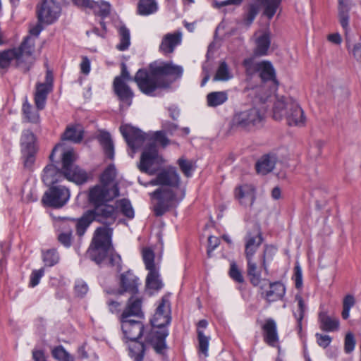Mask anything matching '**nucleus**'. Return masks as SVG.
I'll use <instances>...</instances> for the list:
<instances>
[{
  "label": "nucleus",
  "instance_id": "052dcab7",
  "mask_svg": "<svg viewBox=\"0 0 361 361\" xmlns=\"http://www.w3.org/2000/svg\"><path fill=\"white\" fill-rule=\"evenodd\" d=\"M293 279L295 281V288L299 289L302 286V269L298 263H296L294 267V274Z\"/></svg>",
  "mask_w": 361,
  "mask_h": 361
},
{
  "label": "nucleus",
  "instance_id": "b1692460",
  "mask_svg": "<svg viewBox=\"0 0 361 361\" xmlns=\"http://www.w3.org/2000/svg\"><path fill=\"white\" fill-rule=\"evenodd\" d=\"M350 6L348 0H338V20L345 31L348 49H350V39L349 37V11Z\"/></svg>",
  "mask_w": 361,
  "mask_h": 361
},
{
  "label": "nucleus",
  "instance_id": "5fc2aeb1",
  "mask_svg": "<svg viewBox=\"0 0 361 361\" xmlns=\"http://www.w3.org/2000/svg\"><path fill=\"white\" fill-rule=\"evenodd\" d=\"M197 337L199 343V350L202 354H204L205 357L208 356L209 337L205 336L204 333L200 330H197Z\"/></svg>",
  "mask_w": 361,
  "mask_h": 361
},
{
  "label": "nucleus",
  "instance_id": "4d7b16f0",
  "mask_svg": "<svg viewBox=\"0 0 361 361\" xmlns=\"http://www.w3.org/2000/svg\"><path fill=\"white\" fill-rule=\"evenodd\" d=\"M259 13L258 6L255 4H251L247 8V13L244 17V20L247 25L252 24L255 17Z\"/></svg>",
  "mask_w": 361,
  "mask_h": 361
},
{
  "label": "nucleus",
  "instance_id": "c9c22d12",
  "mask_svg": "<svg viewBox=\"0 0 361 361\" xmlns=\"http://www.w3.org/2000/svg\"><path fill=\"white\" fill-rule=\"evenodd\" d=\"M13 60H16L17 66H20L22 64L20 61V58L16 51V49H8L0 52L1 68H7Z\"/></svg>",
  "mask_w": 361,
  "mask_h": 361
},
{
  "label": "nucleus",
  "instance_id": "39448f33",
  "mask_svg": "<svg viewBox=\"0 0 361 361\" xmlns=\"http://www.w3.org/2000/svg\"><path fill=\"white\" fill-rule=\"evenodd\" d=\"M74 153L67 150L62 153V167L58 169L54 164L47 165L42 175V180L47 185H51L66 178L77 184H82L88 179L87 173L74 165Z\"/></svg>",
  "mask_w": 361,
  "mask_h": 361
},
{
  "label": "nucleus",
  "instance_id": "49530a36",
  "mask_svg": "<svg viewBox=\"0 0 361 361\" xmlns=\"http://www.w3.org/2000/svg\"><path fill=\"white\" fill-rule=\"evenodd\" d=\"M130 356L134 361H142L145 353V345L143 343L135 342L130 348Z\"/></svg>",
  "mask_w": 361,
  "mask_h": 361
},
{
  "label": "nucleus",
  "instance_id": "c03bdc74",
  "mask_svg": "<svg viewBox=\"0 0 361 361\" xmlns=\"http://www.w3.org/2000/svg\"><path fill=\"white\" fill-rule=\"evenodd\" d=\"M92 9L96 15L101 16L102 18L108 16L110 13V4L104 1H93Z\"/></svg>",
  "mask_w": 361,
  "mask_h": 361
},
{
  "label": "nucleus",
  "instance_id": "f257e3e1",
  "mask_svg": "<svg viewBox=\"0 0 361 361\" xmlns=\"http://www.w3.org/2000/svg\"><path fill=\"white\" fill-rule=\"evenodd\" d=\"M183 73V67L172 62H154L149 64V71L143 68L139 69L133 78V81L142 93L151 96L156 90L169 86L170 82L164 76H171L176 80L182 77Z\"/></svg>",
  "mask_w": 361,
  "mask_h": 361
},
{
  "label": "nucleus",
  "instance_id": "412c9836",
  "mask_svg": "<svg viewBox=\"0 0 361 361\" xmlns=\"http://www.w3.org/2000/svg\"><path fill=\"white\" fill-rule=\"evenodd\" d=\"M113 88L121 103V106L129 107L132 104L134 93L127 82H121L119 78H114Z\"/></svg>",
  "mask_w": 361,
  "mask_h": 361
},
{
  "label": "nucleus",
  "instance_id": "f03ea898",
  "mask_svg": "<svg viewBox=\"0 0 361 361\" xmlns=\"http://www.w3.org/2000/svg\"><path fill=\"white\" fill-rule=\"evenodd\" d=\"M138 182L145 186L148 183H143L138 178ZM180 183V176L175 167H168L159 172L155 178L149 183L152 185H166L170 188H159L150 194L151 197L157 200L154 206V214L161 216L164 214L173 204L176 200V194L171 188H178Z\"/></svg>",
  "mask_w": 361,
  "mask_h": 361
},
{
  "label": "nucleus",
  "instance_id": "bf43d9fd",
  "mask_svg": "<svg viewBox=\"0 0 361 361\" xmlns=\"http://www.w3.org/2000/svg\"><path fill=\"white\" fill-rule=\"evenodd\" d=\"M229 276L233 280H234L235 281H236L239 283H241L244 281V279L242 275V273L238 269V268L235 262H232L231 264L230 270H229Z\"/></svg>",
  "mask_w": 361,
  "mask_h": 361
},
{
  "label": "nucleus",
  "instance_id": "e2e57ef3",
  "mask_svg": "<svg viewBox=\"0 0 361 361\" xmlns=\"http://www.w3.org/2000/svg\"><path fill=\"white\" fill-rule=\"evenodd\" d=\"M37 152L25 151L23 152L24 159V166L26 168H31L35 161V154Z\"/></svg>",
  "mask_w": 361,
  "mask_h": 361
},
{
  "label": "nucleus",
  "instance_id": "8fccbe9b",
  "mask_svg": "<svg viewBox=\"0 0 361 361\" xmlns=\"http://www.w3.org/2000/svg\"><path fill=\"white\" fill-rule=\"evenodd\" d=\"M51 353L53 357L59 361H74L73 357L62 345L54 348Z\"/></svg>",
  "mask_w": 361,
  "mask_h": 361
},
{
  "label": "nucleus",
  "instance_id": "7c9ffc66",
  "mask_svg": "<svg viewBox=\"0 0 361 361\" xmlns=\"http://www.w3.org/2000/svg\"><path fill=\"white\" fill-rule=\"evenodd\" d=\"M145 283L146 288L149 290L158 291L163 288L164 283L158 269L148 271Z\"/></svg>",
  "mask_w": 361,
  "mask_h": 361
},
{
  "label": "nucleus",
  "instance_id": "09e8293b",
  "mask_svg": "<svg viewBox=\"0 0 361 361\" xmlns=\"http://www.w3.org/2000/svg\"><path fill=\"white\" fill-rule=\"evenodd\" d=\"M43 261L45 265L52 267L59 261V255L56 249H50L43 252Z\"/></svg>",
  "mask_w": 361,
  "mask_h": 361
},
{
  "label": "nucleus",
  "instance_id": "f704fd0d",
  "mask_svg": "<svg viewBox=\"0 0 361 361\" xmlns=\"http://www.w3.org/2000/svg\"><path fill=\"white\" fill-rule=\"evenodd\" d=\"M97 139L102 146L106 156L112 159L114 157V147L111 135L107 132H100Z\"/></svg>",
  "mask_w": 361,
  "mask_h": 361
},
{
  "label": "nucleus",
  "instance_id": "864d4df0",
  "mask_svg": "<svg viewBox=\"0 0 361 361\" xmlns=\"http://www.w3.org/2000/svg\"><path fill=\"white\" fill-rule=\"evenodd\" d=\"M276 249L274 247L269 245H265L264 247V250L262 254L260 256L261 264L262 267L264 269L266 273L268 272V267L267 264V257L271 259L272 256L275 254Z\"/></svg>",
  "mask_w": 361,
  "mask_h": 361
},
{
  "label": "nucleus",
  "instance_id": "1a4fd4ad",
  "mask_svg": "<svg viewBox=\"0 0 361 361\" xmlns=\"http://www.w3.org/2000/svg\"><path fill=\"white\" fill-rule=\"evenodd\" d=\"M87 212L94 221L101 223L104 225V227L107 228L116 221L119 215L118 207L109 202L92 207Z\"/></svg>",
  "mask_w": 361,
  "mask_h": 361
},
{
  "label": "nucleus",
  "instance_id": "20e7f679",
  "mask_svg": "<svg viewBox=\"0 0 361 361\" xmlns=\"http://www.w3.org/2000/svg\"><path fill=\"white\" fill-rule=\"evenodd\" d=\"M171 303L169 297L164 295L159 302L151 324L160 330L152 331L147 336V341L149 343L154 351L164 355L167 349L166 338L169 336V331L165 327L171 322Z\"/></svg>",
  "mask_w": 361,
  "mask_h": 361
},
{
  "label": "nucleus",
  "instance_id": "c756f323",
  "mask_svg": "<svg viewBox=\"0 0 361 361\" xmlns=\"http://www.w3.org/2000/svg\"><path fill=\"white\" fill-rule=\"evenodd\" d=\"M276 157L274 154H266L256 163V170L258 173L266 175L271 172L276 164Z\"/></svg>",
  "mask_w": 361,
  "mask_h": 361
},
{
  "label": "nucleus",
  "instance_id": "13d9d810",
  "mask_svg": "<svg viewBox=\"0 0 361 361\" xmlns=\"http://www.w3.org/2000/svg\"><path fill=\"white\" fill-rule=\"evenodd\" d=\"M355 343L354 335L351 332L347 333L344 341V351L345 353H352L355 349Z\"/></svg>",
  "mask_w": 361,
  "mask_h": 361
},
{
  "label": "nucleus",
  "instance_id": "f3484780",
  "mask_svg": "<svg viewBox=\"0 0 361 361\" xmlns=\"http://www.w3.org/2000/svg\"><path fill=\"white\" fill-rule=\"evenodd\" d=\"M245 255L246 258H254V255L263 242L259 228L255 226L250 231H247L244 238Z\"/></svg>",
  "mask_w": 361,
  "mask_h": 361
},
{
  "label": "nucleus",
  "instance_id": "6e6d98bb",
  "mask_svg": "<svg viewBox=\"0 0 361 361\" xmlns=\"http://www.w3.org/2000/svg\"><path fill=\"white\" fill-rule=\"evenodd\" d=\"M178 164L181 171L186 177H190L192 176L194 168L191 161L180 158L178 160Z\"/></svg>",
  "mask_w": 361,
  "mask_h": 361
},
{
  "label": "nucleus",
  "instance_id": "0eeeda50",
  "mask_svg": "<svg viewBox=\"0 0 361 361\" xmlns=\"http://www.w3.org/2000/svg\"><path fill=\"white\" fill-rule=\"evenodd\" d=\"M273 117L276 121L286 118L289 126H303L305 123L304 111L291 97L277 98L273 108Z\"/></svg>",
  "mask_w": 361,
  "mask_h": 361
},
{
  "label": "nucleus",
  "instance_id": "37998d69",
  "mask_svg": "<svg viewBox=\"0 0 361 361\" xmlns=\"http://www.w3.org/2000/svg\"><path fill=\"white\" fill-rule=\"evenodd\" d=\"M120 43L116 48L120 51H125L128 49L130 44V30L126 26H121L119 29Z\"/></svg>",
  "mask_w": 361,
  "mask_h": 361
},
{
  "label": "nucleus",
  "instance_id": "bb28decb",
  "mask_svg": "<svg viewBox=\"0 0 361 361\" xmlns=\"http://www.w3.org/2000/svg\"><path fill=\"white\" fill-rule=\"evenodd\" d=\"M67 223H74V228L78 236H82L92 221H94L87 211L80 219L63 217Z\"/></svg>",
  "mask_w": 361,
  "mask_h": 361
},
{
  "label": "nucleus",
  "instance_id": "4c0bfd02",
  "mask_svg": "<svg viewBox=\"0 0 361 361\" xmlns=\"http://www.w3.org/2000/svg\"><path fill=\"white\" fill-rule=\"evenodd\" d=\"M228 100V94L225 91L212 92L207 95L209 106L216 107L223 104Z\"/></svg>",
  "mask_w": 361,
  "mask_h": 361
},
{
  "label": "nucleus",
  "instance_id": "3c124183",
  "mask_svg": "<svg viewBox=\"0 0 361 361\" xmlns=\"http://www.w3.org/2000/svg\"><path fill=\"white\" fill-rule=\"evenodd\" d=\"M355 304V300L353 295H347L343 300V311L341 316L343 319H348L350 316V310Z\"/></svg>",
  "mask_w": 361,
  "mask_h": 361
},
{
  "label": "nucleus",
  "instance_id": "2f4dec72",
  "mask_svg": "<svg viewBox=\"0 0 361 361\" xmlns=\"http://www.w3.org/2000/svg\"><path fill=\"white\" fill-rule=\"evenodd\" d=\"M271 44L269 33L264 32L256 39V47L253 54L255 56H264L268 54Z\"/></svg>",
  "mask_w": 361,
  "mask_h": 361
},
{
  "label": "nucleus",
  "instance_id": "ea45409f",
  "mask_svg": "<svg viewBox=\"0 0 361 361\" xmlns=\"http://www.w3.org/2000/svg\"><path fill=\"white\" fill-rule=\"evenodd\" d=\"M115 206L118 207V210L128 219H133L135 213L130 202L126 198L117 200Z\"/></svg>",
  "mask_w": 361,
  "mask_h": 361
},
{
  "label": "nucleus",
  "instance_id": "338daca9",
  "mask_svg": "<svg viewBox=\"0 0 361 361\" xmlns=\"http://www.w3.org/2000/svg\"><path fill=\"white\" fill-rule=\"evenodd\" d=\"M315 336L317 338V342L318 345L323 348L328 347L332 341L331 337L329 335H323L317 333Z\"/></svg>",
  "mask_w": 361,
  "mask_h": 361
},
{
  "label": "nucleus",
  "instance_id": "6e6552de",
  "mask_svg": "<svg viewBox=\"0 0 361 361\" xmlns=\"http://www.w3.org/2000/svg\"><path fill=\"white\" fill-rule=\"evenodd\" d=\"M264 118L263 114L257 108H250L235 112L233 125L236 128L250 130L259 125Z\"/></svg>",
  "mask_w": 361,
  "mask_h": 361
},
{
  "label": "nucleus",
  "instance_id": "dca6fc26",
  "mask_svg": "<svg viewBox=\"0 0 361 361\" xmlns=\"http://www.w3.org/2000/svg\"><path fill=\"white\" fill-rule=\"evenodd\" d=\"M53 74L51 71L46 73L45 82H38L36 85L35 93V104L38 110H42L45 107L47 96L53 89Z\"/></svg>",
  "mask_w": 361,
  "mask_h": 361
},
{
  "label": "nucleus",
  "instance_id": "58836bf2",
  "mask_svg": "<svg viewBox=\"0 0 361 361\" xmlns=\"http://www.w3.org/2000/svg\"><path fill=\"white\" fill-rule=\"evenodd\" d=\"M82 131L78 126H68L62 135V140L78 143L82 140Z\"/></svg>",
  "mask_w": 361,
  "mask_h": 361
},
{
  "label": "nucleus",
  "instance_id": "9b49d317",
  "mask_svg": "<svg viewBox=\"0 0 361 361\" xmlns=\"http://www.w3.org/2000/svg\"><path fill=\"white\" fill-rule=\"evenodd\" d=\"M70 197L69 190L61 185L52 186L47 191L42 202L45 205L54 208H61L66 204Z\"/></svg>",
  "mask_w": 361,
  "mask_h": 361
},
{
  "label": "nucleus",
  "instance_id": "a211bd4d",
  "mask_svg": "<svg viewBox=\"0 0 361 361\" xmlns=\"http://www.w3.org/2000/svg\"><path fill=\"white\" fill-rule=\"evenodd\" d=\"M121 329L124 338L131 341H137L144 331V325L141 321L135 319H120Z\"/></svg>",
  "mask_w": 361,
  "mask_h": 361
},
{
  "label": "nucleus",
  "instance_id": "423d86ee",
  "mask_svg": "<svg viewBox=\"0 0 361 361\" xmlns=\"http://www.w3.org/2000/svg\"><path fill=\"white\" fill-rule=\"evenodd\" d=\"M243 66L245 69L246 74L248 75H252L257 73H259V76L264 85L259 88L257 97L262 103L267 102L278 87L276 71L272 63L265 60L256 62L254 57H250L243 60Z\"/></svg>",
  "mask_w": 361,
  "mask_h": 361
},
{
  "label": "nucleus",
  "instance_id": "aec40b11",
  "mask_svg": "<svg viewBox=\"0 0 361 361\" xmlns=\"http://www.w3.org/2000/svg\"><path fill=\"white\" fill-rule=\"evenodd\" d=\"M142 300L141 298L133 295L127 302L126 307L121 314L120 319H130L135 317L142 319L144 314L142 310Z\"/></svg>",
  "mask_w": 361,
  "mask_h": 361
},
{
  "label": "nucleus",
  "instance_id": "ddd939ff",
  "mask_svg": "<svg viewBox=\"0 0 361 361\" xmlns=\"http://www.w3.org/2000/svg\"><path fill=\"white\" fill-rule=\"evenodd\" d=\"M159 154L157 145L154 143H149L144 149L140 161L138 164V169L140 171L149 175H154L155 170L151 167L156 163H158Z\"/></svg>",
  "mask_w": 361,
  "mask_h": 361
},
{
  "label": "nucleus",
  "instance_id": "f8f14e48",
  "mask_svg": "<svg viewBox=\"0 0 361 361\" xmlns=\"http://www.w3.org/2000/svg\"><path fill=\"white\" fill-rule=\"evenodd\" d=\"M118 194V188L116 186L114 187V194L111 195L108 186L97 185L90 189L88 201L90 204L94 207L99 204L110 202Z\"/></svg>",
  "mask_w": 361,
  "mask_h": 361
},
{
  "label": "nucleus",
  "instance_id": "e433bc0d",
  "mask_svg": "<svg viewBox=\"0 0 361 361\" xmlns=\"http://www.w3.org/2000/svg\"><path fill=\"white\" fill-rule=\"evenodd\" d=\"M158 5L156 0H139L137 13L140 16H149L156 13Z\"/></svg>",
  "mask_w": 361,
  "mask_h": 361
},
{
  "label": "nucleus",
  "instance_id": "9d476101",
  "mask_svg": "<svg viewBox=\"0 0 361 361\" xmlns=\"http://www.w3.org/2000/svg\"><path fill=\"white\" fill-rule=\"evenodd\" d=\"M61 13V4L56 0H42L37 6L38 20L47 25L54 23Z\"/></svg>",
  "mask_w": 361,
  "mask_h": 361
},
{
  "label": "nucleus",
  "instance_id": "a878e982",
  "mask_svg": "<svg viewBox=\"0 0 361 361\" xmlns=\"http://www.w3.org/2000/svg\"><path fill=\"white\" fill-rule=\"evenodd\" d=\"M285 294V286L279 281L270 283L269 290L262 293L269 303L282 300Z\"/></svg>",
  "mask_w": 361,
  "mask_h": 361
},
{
  "label": "nucleus",
  "instance_id": "72a5a7b5",
  "mask_svg": "<svg viewBox=\"0 0 361 361\" xmlns=\"http://www.w3.org/2000/svg\"><path fill=\"white\" fill-rule=\"evenodd\" d=\"M247 274L250 278V283L254 286H258L261 283V270L257 267L254 258H246Z\"/></svg>",
  "mask_w": 361,
  "mask_h": 361
},
{
  "label": "nucleus",
  "instance_id": "603ef678",
  "mask_svg": "<svg viewBox=\"0 0 361 361\" xmlns=\"http://www.w3.org/2000/svg\"><path fill=\"white\" fill-rule=\"evenodd\" d=\"M231 78V75L229 73L228 66L225 61H222L214 75V80H223L226 81Z\"/></svg>",
  "mask_w": 361,
  "mask_h": 361
},
{
  "label": "nucleus",
  "instance_id": "680f3d73",
  "mask_svg": "<svg viewBox=\"0 0 361 361\" xmlns=\"http://www.w3.org/2000/svg\"><path fill=\"white\" fill-rule=\"evenodd\" d=\"M153 138L154 140L151 143H154L156 145L155 142H158L164 147H166L169 142V139L166 136V133L163 130L157 131L154 134Z\"/></svg>",
  "mask_w": 361,
  "mask_h": 361
},
{
  "label": "nucleus",
  "instance_id": "0e129e2a",
  "mask_svg": "<svg viewBox=\"0 0 361 361\" xmlns=\"http://www.w3.org/2000/svg\"><path fill=\"white\" fill-rule=\"evenodd\" d=\"M88 286L85 281L82 280H78L75 282V291L78 296L83 297L88 292Z\"/></svg>",
  "mask_w": 361,
  "mask_h": 361
},
{
  "label": "nucleus",
  "instance_id": "de8ad7c7",
  "mask_svg": "<svg viewBox=\"0 0 361 361\" xmlns=\"http://www.w3.org/2000/svg\"><path fill=\"white\" fill-rule=\"evenodd\" d=\"M116 176L115 166L112 164L109 165L102 173L100 181L102 185H106L114 181Z\"/></svg>",
  "mask_w": 361,
  "mask_h": 361
},
{
  "label": "nucleus",
  "instance_id": "774afa93",
  "mask_svg": "<svg viewBox=\"0 0 361 361\" xmlns=\"http://www.w3.org/2000/svg\"><path fill=\"white\" fill-rule=\"evenodd\" d=\"M220 240L215 236H209L208 238L207 255L211 257V253L219 246Z\"/></svg>",
  "mask_w": 361,
  "mask_h": 361
},
{
  "label": "nucleus",
  "instance_id": "7ed1b4c3",
  "mask_svg": "<svg viewBox=\"0 0 361 361\" xmlns=\"http://www.w3.org/2000/svg\"><path fill=\"white\" fill-rule=\"evenodd\" d=\"M112 232L111 228H97L87 252L90 258L96 264H101L107 259L109 264L120 271L122 269L121 257L112 247Z\"/></svg>",
  "mask_w": 361,
  "mask_h": 361
},
{
  "label": "nucleus",
  "instance_id": "4468645a",
  "mask_svg": "<svg viewBox=\"0 0 361 361\" xmlns=\"http://www.w3.org/2000/svg\"><path fill=\"white\" fill-rule=\"evenodd\" d=\"M54 227L58 242L66 248L71 247L73 241L74 223H67L63 217H59Z\"/></svg>",
  "mask_w": 361,
  "mask_h": 361
},
{
  "label": "nucleus",
  "instance_id": "473e14b6",
  "mask_svg": "<svg viewBox=\"0 0 361 361\" xmlns=\"http://www.w3.org/2000/svg\"><path fill=\"white\" fill-rule=\"evenodd\" d=\"M35 142L36 137L34 133L30 130H24L20 137L21 152H37Z\"/></svg>",
  "mask_w": 361,
  "mask_h": 361
},
{
  "label": "nucleus",
  "instance_id": "4be33fe9",
  "mask_svg": "<svg viewBox=\"0 0 361 361\" xmlns=\"http://www.w3.org/2000/svg\"><path fill=\"white\" fill-rule=\"evenodd\" d=\"M264 341L271 347H277L279 341L277 325L274 319L269 318L262 326Z\"/></svg>",
  "mask_w": 361,
  "mask_h": 361
},
{
  "label": "nucleus",
  "instance_id": "a19ab883",
  "mask_svg": "<svg viewBox=\"0 0 361 361\" xmlns=\"http://www.w3.org/2000/svg\"><path fill=\"white\" fill-rule=\"evenodd\" d=\"M23 113L28 122L37 123L39 122V114L32 109V106L26 99L23 104Z\"/></svg>",
  "mask_w": 361,
  "mask_h": 361
},
{
  "label": "nucleus",
  "instance_id": "393cba45",
  "mask_svg": "<svg viewBox=\"0 0 361 361\" xmlns=\"http://www.w3.org/2000/svg\"><path fill=\"white\" fill-rule=\"evenodd\" d=\"M181 43V33H168L163 37L159 45V51L167 55L174 51L175 48Z\"/></svg>",
  "mask_w": 361,
  "mask_h": 361
},
{
  "label": "nucleus",
  "instance_id": "a18cd8bd",
  "mask_svg": "<svg viewBox=\"0 0 361 361\" xmlns=\"http://www.w3.org/2000/svg\"><path fill=\"white\" fill-rule=\"evenodd\" d=\"M154 253L152 249L145 247L142 250V259L148 271L158 269L154 264Z\"/></svg>",
  "mask_w": 361,
  "mask_h": 361
},
{
  "label": "nucleus",
  "instance_id": "69168bd1",
  "mask_svg": "<svg viewBox=\"0 0 361 361\" xmlns=\"http://www.w3.org/2000/svg\"><path fill=\"white\" fill-rule=\"evenodd\" d=\"M44 275V269H40L38 270L32 271L30 279V286L35 287L39 284L40 279Z\"/></svg>",
  "mask_w": 361,
  "mask_h": 361
},
{
  "label": "nucleus",
  "instance_id": "2eb2a0df",
  "mask_svg": "<svg viewBox=\"0 0 361 361\" xmlns=\"http://www.w3.org/2000/svg\"><path fill=\"white\" fill-rule=\"evenodd\" d=\"M120 131L133 152L140 147L147 140V135L145 133L130 125L121 126Z\"/></svg>",
  "mask_w": 361,
  "mask_h": 361
},
{
  "label": "nucleus",
  "instance_id": "79ce46f5",
  "mask_svg": "<svg viewBox=\"0 0 361 361\" xmlns=\"http://www.w3.org/2000/svg\"><path fill=\"white\" fill-rule=\"evenodd\" d=\"M295 300H297L298 303V310L297 312L294 313V316L297 320V329L300 332L302 331V321L305 316L306 306L300 295L298 294L295 295Z\"/></svg>",
  "mask_w": 361,
  "mask_h": 361
},
{
  "label": "nucleus",
  "instance_id": "6ab92c4d",
  "mask_svg": "<svg viewBox=\"0 0 361 361\" xmlns=\"http://www.w3.org/2000/svg\"><path fill=\"white\" fill-rule=\"evenodd\" d=\"M140 285L139 278L135 275L133 271L128 270L121 274L119 277L120 293L125 292L135 295L138 293Z\"/></svg>",
  "mask_w": 361,
  "mask_h": 361
},
{
  "label": "nucleus",
  "instance_id": "cd10ccee",
  "mask_svg": "<svg viewBox=\"0 0 361 361\" xmlns=\"http://www.w3.org/2000/svg\"><path fill=\"white\" fill-rule=\"evenodd\" d=\"M235 195L241 204L252 205L255 200V188L251 185H243L237 188Z\"/></svg>",
  "mask_w": 361,
  "mask_h": 361
},
{
  "label": "nucleus",
  "instance_id": "5701e85b",
  "mask_svg": "<svg viewBox=\"0 0 361 361\" xmlns=\"http://www.w3.org/2000/svg\"><path fill=\"white\" fill-rule=\"evenodd\" d=\"M21 63H32L35 51V40L30 36H27L18 48H15Z\"/></svg>",
  "mask_w": 361,
  "mask_h": 361
},
{
  "label": "nucleus",
  "instance_id": "c85d7f7f",
  "mask_svg": "<svg viewBox=\"0 0 361 361\" xmlns=\"http://www.w3.org/2000/svg\"><path fill=\"white\" fill-rule=\"evenodd\" d=\"M318 320L320 329L324 331L333 332L339 328L338 319L329 316L326 312L319 313Z\"/></svg>",
  "mask_w": 361,
  "mask_h": 361
}]
</instances>
